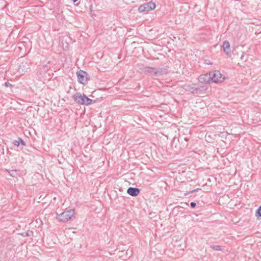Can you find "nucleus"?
<instances>
[{
    "label": "nucleus",
    "instance_id": "nucleus-10",
    "mask_svg": "<svg viewBox=\"0 0 261 261\" xmlns=\"http://www.w3.org/2000/svg\"><path fill=\"white\" fill-rule=\"evenodd\" d=\"M222 47L225 53L229 56L230 54V43L228 41L225 40L223 42Z\"/></svg>",
    "mask_w": 261,
    "mask_h": 261
},
{
    "label": "nucleus",
    "instance_id": "nucleus-13",
    "mask_svg": "<svg viewBox=\"0 0 261 261\" xmlns=\"http://www.w3.org/2000/svg\"><path fill=\"white\" fill-rule=\"evenodd\" d=\"M257 216L261 217V205L259 206L256 212Z\"/></svg>",
    "mask_w": 261,
    "mask_h": 261
},
{
    "label": "nucleus",
    "instance_id": "nucleus-17",
    "mask_svg": "<svg viewBox=\"0 0 261 261\" xmlns=\"http://www.w3.org/2000/svg\"><path fill=\"white\" fill-rule=\"evenodd\" d=\"M196 206V203L195 202H191L190 203V206L192 208H195Z\"/></svg>",
    "mask_w": 261,
    "mask_h": 261
},
{
    "label": "nucleus",
    "instance_id": "nucleus-7",
    "mask_svg": "<svg viewBox=\"0 0 261 261\" xmlns=\"http://www.w3.org/2000/svg\"><path fill=\"white\" fill-rule=\"evenodd\" d=\"M210 72L204 74L200 75L198 77L199 82L203 84H207L212 82Z\"/></svg>",
    "mask_w": 261,
    "mask_h": 261
},
{
    "label": "nucleus",
    "instance_id": "nucleus-5",
    "mask_svg": "<svg viewBox=\"0 0 261 261\" xmlns=\"http://www.w3.org/2000/svg\"><path fill=\"white\" fill-rule=\"evenodd\" d=\"M212 83L222 82L225 79V76L222 74L218 70L210 72Z\"/></svg>",
    "mask_w": 261,
    "mask_h": 261
},
{
    "label": "nucleus",
    "instance_id": "nucleus-4",
    "mask_svg": "<svg viewBox=\"0 0 261 261\" xmlns=\"http://www.w3.org/2000/svg\"><path fill=\"white\" fill-rule=\"evenodd\" d=\"M73 98L76 103L82 105H89L93 101L92 99L89 98L86 95H81L79 93H75L73 96Z\"/></svg>",
    "mask_w": 261,
    "mask_h": 261
},
{
    "label": "nucleus",
    "instance_id": "nucleus-14",
    "mask_svg": "<svg viewBox=\"0 0 261 261\" xmlns=\"http://www.w3.org/2000/svg\"><path fill=\"white\" fill-rule=\"evenodd\" d=\"M13 144L16 146H18L20 144V142L19 141L14 140L13 141Z\"/></svg>",
    "mask_w": 261,
    "mask_h": 261
},
{
    "label": "nucleus",
    "instance_id": "nucleus-15",
    "mask_svg": "<svg viewBox=\"0 0 261 261\" xmlns=\"http://www.w3.org/2000/svg\"><path fill=\"white\" fill-rule=\"evenodd\" d=\"M18 140H19L18 141L20 142V143H21L22 145H23V146L25 145V143L21 138H19Z\"/></svg>",
    "mask_w": 261,
    "mask_h": 261
},
{
    "label": "nucleus",
    "instance_id": "nucleus-1",
    "mask_svg": "<svg viewBox=\"0 0 261 261\" xmlns=\"http://www.w3.org/2000/svg\"><path fill=\"white\" fill-rule=\"evenodd\" d=\"M142 71L152 76H160L167 74L168 72L167 68H155L149 66L142 68Z\"/></svg>",
    "mask_w": 261,
    "mask_h": 261
},
{
    "label": "nucleus",
    "instance_id": "nucleus-18",
    "mask_svg": "<svg viewBox=\"0 0 261 261\" xmlns=\"http://www.w3.org/2000/svg\"><path fill=\"white\" fill-rule=\"evenodd\" d=\"M88 75H85V79H86L87 80V83L88 82V81L90 80V78L89 76H88Z\"/></svg>",
    "mask_w": 261,
    "mask_h": 261
},
{
    "label": "nucleus",
    "instance_id": "nucleus-21",
    "mask_svg": "<svg viewBox=\"0 0 261 261\" xmlns=\"http://www.w3.org/2000/svg\"><path fill=\"white\" fill-rule=\"evenodd\" d=\"M73 3H75L77 1V0H72Z\"/></svg>",
    "mask_w": 261,
    "mask_h": 261
},
{
    "label": "nucleus",
    "instance_id": "nucleus-6",
    "mask_svg": "<svg viewBox=\"0 0 261 261\" xmlns=\"http://www.w3.org/2000/svg\"><path fill=\"white\" fill-rule=\"evenodd\" d=\"M155 8V4L152 2L139 6L138 10L140 12H148Z\"/></svg>",
    "mask_w": 261,
    "mask_h": 261
},
{
    "label": "nucleus",
    "instance_id": "nucleus-19",
    "mask_svg": "<svg viewBox=\"0 0 261 261\" xmlns=\"http://www.w3.org/2000/svg\"><path fill=\"white\" fill-rule=\"evenodd\" d=\"M195 191H196V190H192V191H190L188 193H194Z\"/></svg>",
    "mask_w": 261,
    "mask_h": 261
},
{
    "label": "nucleus",
    "instance_id": "nucleus-12",
    "mask_svg": "<svg viewBox=\"0 0 261 261\" xmlns=\"http://www.w3.org/2000/svg\"><path fill=\"white\" fill-rule=\"evenodd\" d=\"M210 247L212 249L216 251H220L222 250L221 246L220 245H211Z\"/></svg>",
    "mask_w": 261,
    "mask_h": 261
},
{
    "label": "nucleus",
    "instance_id": "nucleus-20",
    "mask_svg": "<svg viewBox=\"0 0 261 261\" xmlns=\"http://www.w3.org/2000/svg\"><path fill=\"white\" fill-rule=\"evenodd\" d=\"M184 140H185L186 142H187V141L189 140V139H188V138H187V137H185V138H184Z\"/></svg>",
    "mask_w": 261,
    "mask_h": 261
},
{
    "label": "nucleus",
    "instance_id": "nucleus-16",
    "mask_svg": "<svg viewBox=\"0 0 261 261\" xmlns=\"http://www.w3.org/2000/svg\"><path fill=\"white\" fill-rule=\"evenodd\" d=\"M4 85L7 87H12L13 86L11 84H10V83H9L8 82H5Z\"/></svg>",
    "mask_w": 261,
    "mask_h": 261
},
{
    "label": "nucleus",
    "instance_id": "nucleus-11",
    "mask_svg": "<svg viewBox=\"0 0 261 261\" xmlns=\"http://www.w3.org/2000/svg\"><path fill=\"white\" fill-rule=\"evenodd\" d=\"M9 173L10 175L13 177H17L20 174V171L17 170H11L9 171Z\"/></svg>",
    "mask_w": 261,
    "mask_h": 261
},
{
    "label": "nucleus",
    "instance_id": "nucleus-23",
    "mask_svg": "<svg viewBox=\"0 0 261 261\" xmlns=\"http://www.w3.org/2000/svg\"><path fill=\"white\" fill-rule=\"evenodd\" d=\"M1 1H2V2H4V1H3V0H1Z\"/></svg>",
    "mask_w": 261,
    "mask_h": 261
},
{
    "label": "nucleus",
    "instance_id": "nucleus-22",
    "mask_svg": "<svg viewBox=\"0 0 261 261\" xmlns=\"http://www.w3.org/2000/svg\"><path fill=\"white\" fill-rule=\"evenodd\" d=\"M188 193H185V195H187Z\"/></svg>",
    "mask_w": 261,
    "mask_h": 261
},
{
    "label": "nucleus",
    "instance_id": "nucleus-2",
    "mask_svg": "<svg viewBox=\"0 0 261 261\" xmlns=\"http://www.w3.org/2000/svg\"><path fill=\"white\" fill-rule=\"evenodd\" d=\"M73 218H74V210H69L67 211H64L60 214L56 213V218L60 222H66L71 220Z\"/></svg>",
    "mask_w": 261,
    "mask_h": 261
},
{
    "label": "nucleus",
    "instance_id": "nucleus-9",
    "mask_svg": "<svg viewBox=\"0 0 261 261\" xmlns=\"http://www.w3.org/2000/svg\"><path fill=\"white\" fill-rule=\"evenodd\" d=\"M140 190L137 188L129 187L127 190V193L132 196H137L140 193Z\"/></svg>",
    "mask_w": 261,
    "mask_h": 261
},
{
    "label": "nucleus",
    "instance_id": "nucleus-8",
    "mask_svg": "<svg viewBox=\"0 0 261 261\" xmlns=\"http://www.w3.org/2000/svg\"><path fill=\"white\" fill-rule=\"evenodd\" d=\"M86 74L88 75V73L86 72L83 71H82V72H79L77 73V76L78 81L80 83L84 85H86L87 84V80L85 79Z\"/></svg>",
    "mask_w": 261,
    "mask_h": 261
},
{
    "label": "nucleus",
    "instance_id": "nucleus-3",
    "mask_svg": "<svg viewBox=\"0 0 261 261\" xmlns=\"http://www.w3.org/2000/svg\"><path fill=\"white\" fill-rule=\"evenodd\" d=\"M184 89L192 94H199L204 89L203 86H198L196 84H185L183 86Z\"/></svg>",
    "mask_w": 261,
    "mask_h": 261
}]
</instances>
